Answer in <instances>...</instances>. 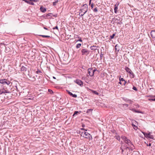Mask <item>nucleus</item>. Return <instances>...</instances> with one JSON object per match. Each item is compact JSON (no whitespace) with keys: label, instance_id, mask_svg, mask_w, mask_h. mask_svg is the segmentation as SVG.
<instances>
[{"label":"nucleus","instance_id":"obj_19","mask_svg":"<svg viewBox=\"0 0 155 155\" xmlns=\"http://www.w3.org/2000/svg\"><path fill=\"white\" fill-rule=\"evenodd\" d=\"M81 44H77L76 46V48H79L80 47V46H81Z\"/></svg>","mask_w":155,"mask_h":155},{"label":"nucleus","instance_id":"obj_44","mask_svg":"<svg viewBox=\"0 0 155 155\" xmlns=\"http://www.w3.org/2000/svg\"><path fill=\"white\" fill-rule=\"evenodd\" d=\"M51 13H49L47 15V17L50 16L51 15Z\"/></svg>","mask_w":155,"mask_h":155},{"label":"nucleus","instance_id":"obj_31","mask_svg":"<svg viewBox=\"0 0 155 155\" xmlns=\"http://www.w3.org/2000/svg\"><path fill=\"white\" fill-rule=\"evenodd\" d=\"M23 1H24L25 2L28 4L30 3V2L27 1V0H23Z\"/></svg>","mask_w":155,"mask_h":155},{"label":"nucleus","instance_id":"obj_2","mask_svg":"<svg viewBox=\"0 0 155 155\" xmlns=\"http://www.w3.org/2000/svg\"><path fill=\"white\" fill-rule=\"evenodd\" d=\"M83 7H84V8L80 9V11L81 12H83V10H84V12L83 14L80 15V17H82L88 10V6L86 4L83 5Z\"/></svg>","mask_w":155,"mask_h":155},{"label":"nucleus","instance_id":"obj_3","mask_svg":"<svg viewBox=\"0 0 155 155\" xmlns=\"http://www.w3.org/2000/svg\"><path fill=\"white\" fill-rule=\"evenodd\" d=\"M0 83L3 84H7L8 85L10 84V82L6 79H1L0 80Z\"/></svg>","mask_w":155,"mask_h":155},{"label":"nucleus","instance_id":"obj_34","mask_svg":"<svg viewBox=\"0 0 155 155\" xmlns=\"http://www.w3.org/2000/svg\"><path fill=\"white\" fill-rule=\"evenodd\" d=\"M41 71L40 70H38L36 71V73L37 74H38L39 73H41Z\"/></svg>","mask_w":155,"mask_h":155},{"label":"nucleus","instance_id":"obj_33","mask_svg":"<svg viewBox=\"0 0 155 155\" xmlns=\"http://www.w3.org/2000/svg\"><path fill=\"white\" fill-rule=\"evenodd\" d=\"M53 30H54V29H57V30H58V27L56 26L55 27H54V28H53Z\"/></svg>","mask_w":155,"mask_h":155},{"label":"nucleus","instance_id":"obj_22","mask_svg":"<svg viewBox=\"0 0 155 155\" xmlns=\"http://www.w3.org/2000/svg\"><path fill=\"white\" fill-rule=\"evenodd\" d=\"M121 76H120V77L119 78V81H124V80L123 78H120Z\"/></svg>","mask_w":155,"mask_h":155},{"label":"nucleus","instance_id":"obj_5","mask_svg":"<svg viewBox=\"0 0 155 155\" xmlns=\"http://www.w3.org/2000/svg\"><path fill=\"white\" fill-rule=\"evenodd\" d=\"M132 124V126L134 128V129L136 130H137L138 129L136 125L134 124H136V123H137L136 121L134 120H133Z\"/></svg>","mask_w":155,"mask_h":155},{"label":"nucleus","instance_id":"obj_46","mask_svg":"<svg viewBox=\"0 0 155 155\" xmlns=\"http://www.w3.org/2000/svg\"><path fill=\"white\" fill-rule=\"evenodd\" d=\"M124 105L127 107L128 106V105L127 104H125Z\"/></svg>","mask_w":155,"mask_h":155},{"label":"nucleus","instance_id":"obj_9","mask_svg":"<svg viewBox=\"0 0 155 155\" xmlns=\"http://www.w3.org/2000/svg\"><path fill=\"white\" fill-rule=\"evenodd\" d=\"M125 142L130 147H131L132 146H133L130 140L128 139L126 140Z\"/></svg>","mask_w":155,"mask_h":155},{"label":"nucleus","instance_id":"obj_42","mask_svg":"<svg viewBox=\"0 0 155 155\" xmlns=\"http://www.w3.org/2000/svg\"><path fill=\"white\" fill-rule=\"evenodd\" d=\"M80 41V42H82V40H81V38H80V39H79V40H78L77 41Z\"/></svg>","mask_w":155,"mask_h":155},{"label":"nucleus","instance_id":"obj_50","mask_svg":"<svg viewBox=\"0 0 155 155\" xmlns=\"http://www.w3.org/2000/svg\"><path fill=\"white\" fill-rule=\"evenodd\" d=\"M96 71V69H94V70H92L93 72L94 73V72Z\"/></svg>","mask_w":155,"mask_h":155},{"label":"nucleus","instance_id":"obj_54","mask_svg":"<svg viewBox=\"0 0 155 155\" xmlns=\"http://www.w3.org/2000/svg\"><path fill=\"white\" fill-rule=\"evenodd\" d=\"M150 100H152L153 101H155V98L151 99Z\"/></svg>","mask_w":155,"mask_h":155},{"label":"nucleus","instance_id":"obj_14","mask_svg":"<svg viewBox=\"0 0 155 155\" xmlns=\"http://www.w3.org/2000/svg\"><path fill=\"white\" fill-rule=\"evenodd\" d=\"M40 10L41 12H45L46 11V9L45 8L42 7H40Z\"/></svg>","mask_w":155,"mask_h":155},{"label":"nucleus","instance_id":"obj_48","mask_svg":"<svg viewBox=\"0 0 155 155\" xmlns=\"http://www.w3.org/2000/svg\"><path fill=\"white\" fill-rule=\"evenodd\" d=\"M93 6H94V5H93V4L92 3V4H91V7L92 8H93Z\"/></svg>","mask_w":155,"mask_h":155},{"label":"nucleus","instance_id":"obj_30","mask_svg":"<svg viewBox=\"0 0 155 155\" xmlns=\"http://www.w3.org/2000/svg\"><path fill=\"white\" fill-rule=\"evenodd\" d=\"M93 93L96 95H98L99 94V93L96 91H94Z\"/></svg>","mask_w":155,"mask_h":155},{"label":"nucleus","instance_id":"obj_64","mask_svg":"<svg viewBox=\"0 0 155 155\" xmlns=\"http://www.w3.org/2000/svg\"><path fill=\"white\" fill-rule=\"evenodd\" d=\"M117 45H116L115 47H117Z\"/></svg>","mask_w":155,"mask_h":155},{"label":"nucleus","instance_id":"obj_45","mask_svg":"<svg viewBox=\"0 0 155 155\" xmlns=\"http://www.w3.org/2000/svg\"><path fill=\"white\" fill-rule=\"evenodd\" d=\"M124 83L123 84L124 85H125L126 83V81L124 80Z\"/></svg>","mask_w":155,"mask_h":155},{"label":"nucleus","instance_id":"obj_15","mask_svg":"<svg viewBox=\"0 0 155 155\" xmlns=\"http://www.w3.org/2000/svg\"><path fill=\"white\" fill-rule=\"evenodd\" d=\"M21 70L22 71H26L27 70V68L25 67L22 66L21 68Z\"/></svg>","mask_w":155,"mask_h":155},{"label":"nucleus","instance_id":"obj_55","mask_svg":"<svg viewBox=\"0 0 155 155\" xmlns=\"http://www.w3.org/2000/svg\"><path fill=\"white\" fill-rule=\"evenodd\" d=\"M32 1H34L35 2H37V0H33Z\"/></svg>","mask_w":155,"mask_h":155},{"label":"nucleus","instance_id":"obj_16","mask_svg":"<svg viewBox=\"0 0 155 155\" xmlns=\"http://www.w3.org/2000/svg\"><path fill=\"white\" fill-rule=\"evenodd\" d=\"M121 138L125 142L126 140L127 139V137L124 136H122L121 137Z\"/></svg>","mask_w":155,"mask_h":155},{"label":"nucleus","instance_id":"obj_59","mask_svg":"<svg viewBox=\"0 0 155 155\" xmlns=\"http://www.w3.org/2000/svg\"><path fill=\"white\" fill-rule=\"evenodd\" d=\"M121 144H123V143L122 141L121 142Z\"/></svg>","mask_w":155,"mask_h":155},{"label":"nucleus","instance_id":"obj_27","mask_svg":"<svg viewBox=\"0 0 155 155\" xmlns=\"http://www.w3.org/2000/svg\"><path fill=\"white\" fill-rule=\"evenodd\" d=\"M67 91L69 94L71 96L72 95V93L71 92H70L68 90H67Z\"/></svg>","mask_w":155,"mask_h":155},{"label":"nucleus","instance_id":"obj_23","mask_svg":"<svg viewBox=\"0 0 155 155\" xmlns=\"http://www.w3.org/2000/svg\"><path fill=\"white\" fill-rule=\"evenodd\" d=\"M115 34L114 33L112 35H111L110 36V37L111 38V39H113L114 38V36H115Z\"/></svg>","mask_w":155,"mask_h":155},{"label":"nucleus","instance_id":"obj_60","mask_svg":"<svg viewBox=\"0 0 155 155\" xmlns=\"http://www.w3.org/2000/svg\"><path fill=\"white\" fill-rule=\"evenodd\" d=\"M126 149H127V148H128V147H126V148H125Z\"/></svg>","mask_w":155,"mask_h":155},{"label":"nucleus","instance_id":"obj_25","mask_svg":"<svg viewBox=\"0 0 155 155\" xmlns=\"http://www.w3.org/2000/svg\"><path fill=\"white\" fill-rule=\"evenodd\" d=\"M93 110L92 109H87V113H89L90 112H92V110Z\"/></svg>","mask_w":155,"mask_h":155},{"label":"nucleus","instance_id":"obj_36","mask_svg":"<svg viewBox=\"0 0 155 155\" xmlns=\"http://www.w3.org/2000/svg\"><path fill=\"white\" fill-rule=\"evenodd\" d=\"M133 90H134L135 91H137V88H136V87H133Z\"/></svg>","mask_w":155,"mask_h":155},{"label":"nucleus","instance_id":"obj_61","mask_svg":"<svg viewBox=\"0 0 155 155\" xmlns=\"http://www.w3.org/2000/svg\"><path fill=\"white\" fill-rule=\"evenodd\" d=\"M29 100H31V99L30 98H29L28 99Z\"/></svg>","mask_w":155,"mask_h":155},{"label":"nucleus","instance_id":"obj_10","mask_svg":"<svg viewBox=\"0 0 155 155\" xmlns=\"http://www.w3.org/2000/svg\"><path fill=\"white\" fill-rule=\"evenodd\" d=\"M119 5V3H118L117 4H116L114 5V11L115 13L116 14L117 13L118 8V7Z\"/></svg>","mask_w":155,"mask_h":155},{"label":"nucleus","instance_id":"obj_4","mask_svg":"<svg viewBox=\"0 0 155 155\" xmlns=\"http://www.w3.org/2000/svg\"><path fill=\"white\" fill-rule=\"evenodd\" d=\"M82 55H87L90 53V51L86 49H83L81 50Z\"/></svg>","mask_w":155,"mask_h":155},{"label":"nucleus","instance_id":"obj_17","mask_svg":"<svg viewBox=\"0 0 155 155\" xmlns=\"http://www.w3.org/2000/svg\"><path fill=\"white\" fill-rule=\"evenodd\" d=\"M40 36L42 37L43 38H50V36L48 35H40Z\"/></svg>","mask_w":155,"mask_h":155},{"label":"nucleus","instance_id":"obj_21","mask_svg":"<svg viewBox=\"0 0 155 155\" xmlns=\"http://www.w3.org/2000/svg\"><path fill=\"white\" fill-rule=\"evenodd\" d=\"M134 112H135V113H141V114L142 113V111H138V110H135Z\"/></svg>","mask_w":155,"mask_h":155},{"label":"nucleus","instance_id":"obj_56","mask_svg":"<svg viewBox=\"0 0 155 155\" xmlns=\"http://www.w3.org/2000/svg\"><path fill=\"white\" fill-rule=\"evenodd\" d=\"M115 50L117 51H119V50H117L116 48H115Z\"/></svg>","mask_w":155,"mask_h":155},{"label":"nucleus","instance_id":"obj_41","mask_svg":"<svg viewBox=\"0 0 155 155\" xmlns=\"http://www.w3.org/2000/svg\"><path fill=\"white\" fill-rule=\"evenodd\" d=\"M35 78L34 77H33V78H32V79L31 80L33 81H35Z\"/></svg>","mask_w":155,"mask_h":155},{"label":"nucleus","instance_id":"obj_52","mask_svg":"<svg viewBox=\"0 0 155 155\" xmlns=\"http://www.w3.org/2000/svg\"><path fill=\"white\" fill-rule=\"evenodd\" d=\"M44 29H46V30H48V28H46V27H44Z\"/></svg>","mask_w":155,"mask_h":155},{"label":"nucleus","instance_id":"obj_37","mask_svg":"<svg viewBox=\"0 0 155 155\" xmlns=\"http://www.w3.org/2000/svg\"><path fill=\"white\" fill-rule=\"evenodd\" d=\"M130 74L132 76V78L134 77V73L132 72V71L131 72V74Z\"/></svg>","mask_w":155,"mask_h":155},{"label":"nucleus","instance_id":"obj_38","mask_svg":"<svg viewBox=\"0 0 155 155\" xmlns=\"http://www.w3.org/2000/svg\"><path fill=\"white\" fill-rule=\"evenodd\" d=\"M48 92H50L51 93H53V91L51 89H48Z\"/></svg>","mask_w":155,"mask_h":155},{"label":"nucleus","instance_id":"obj_7","mask_svg":"<svg viewBox=\"0 0 155 155\" xmlns=\"http://www.w3.org/2000/svg\"><path fill=\"white\" fill-rule=\"evenodd\" d=\"M74 82L79 85L81 86L83 85V82L80 80H76L74 81Z\"/></svg>","mask_w":155,"mask_h":155},{"label":"nucleus","instance_id":"obj_26","mask_svg":"<svg viewBox=\"0 0 155 155\" xmlns=\"http://www.w3.org/2000/svg\"><path fill=\"white\" fill-rule=\"evenodd\" d=\"M4 91L3 89H1L0 90V95L2 94H3Z\"/></svg>","mask_w":155,"mask_h":155},{"label":"nucleus","instance_id":"obj_18","mask_svg":"<svg viewBox=\"0 0 155 155\" xmlns=\"http://www.w3.org/2000/svg\"><path fill=\"white\" fill-rule=\"evenodd\" d=\"M3 91H4V93L3 94H5V93H10V92H9V91H7V90H5V89H3Z\"/></svg>","mask_w":155,"mask_h":155},{"label":"nucleus","instance_id":"obj_51","mask_svg":"<svg viewBox=\"0 0 155 155\" xmlns=\"http://www.w3.org/2000/svg\"><path fill=\"white\" fill-rule=\"evenodd\" d=\"M151 143H150L149 144H147V146H151Z\"/></svg>","mask_w":155,"mask_h":155},{"label":"nucleus","instance_id":"obj_12","mask_svg":"<svg viewBox=\"0 0 155 155\" xmlns=\"http://www.w3.org/2000/svg\"><path fill=\"white\" fill-rule=\"evenodd\" d=\"M151 35L153 38H155V31H152L151 32Z\"/></svg>","mask_w":155,"mask_h":155},{"label":"nucleus","instance_id":"obj_43","mask_svg":"<svg viewBox=\"0 0 155 155\" xmlns=\"http://www.w3.org/2000/svg\"><path fill=\"white\" fill-rule=\"evenodd\" d=\"M29 4L31 5H34V3L33 2H30V3H29Z\"/></svg>","mask_w":155,"mask_h":155},{"label":"nucleus","instance_id":"obj_1","mask_svg":"<svg viewBox=\"0 0 155 155\" xmlns=\"http://www.w3.org/2000/svg\"><path fill=\"white\" fill-rule=\"evenodd\" d=\"M81 136L84 137L88 139L89 140L92 139V137L91 134L85 132H81L80 134Z\"/></svg>","mask_w":155,"mask_h":155},{"label":"nucleus","instance_id":"obj_53","mask_svg":"<svg viewBox=\"0 0 155 155\" xmlns=\"http://www.w3.org/2000/svg\"><path fill=\"white\" fill-rule=\"evenodd\" d=\"M91 0H89V5H90L91 4Z\"/></svg>","mask_w":155,"mask_h":155},{"label":"nucleus","instance_id":"obj_47","mask_svg":"<svg viewBox=\"0 0 155 155\" xmlns=\"http://www.w3.org/2000/svg\"><path fill=\"white\" fill-rule=\"evenodd\" d=\"M118 84H120L122 85V83L121 82V81H120L118 83Z\"/></svg>","mask_w":155,"mask_h":155},{"label":"nucleus","instance_id":"obj_58","mask_svg":"<svg viewBox=\"0 0 155 155\" xmlns=\"http://www.w3.org/2000/svg\"><path fill=\"white\" fill-rule=\"evenodd\" d=\"M142 133L144 135V134H146L144 132H142Z\"/></svg>","mask_w":155,"mask_h":155},{"label":"nucleus","instance_id":"obj_40","mask_svg":"<svg viewBox=\"0 0 155 155\" xmlns=\"http://www.w3.org/2000/svg\"><path fill=\"white\" fill-rule=\"evenodd\" d=\"M130 109V110H131L132 111H133L134 112V111L135 110V109Z\"/></svg>","mask_w":155,"mask_h":155},{"label":"nucleus","instance_id":"obj_63","mask_svg":"<svg viewBox=\"0 0 155 155\" xmlns=\"http://www.w3.org/2000/svg\"><path fill=\"white\" fill-rule=\"evenodd\" d=\"M83 12H84V10H83Z\"/></svg>","mask_w":155,"mask_h":155},{"label":"nucleus","instance_id":"obj_8","mask_svg":"<svg viewBox=\"0 0 155 155\" xmlns=\"http://www.w3.org/2000/svg\"><path fill=\"white\" fill-rule=\"evenodd\" d=\"M144 135L146 137H148L150 139H153V135H151L150 134H145Z\"/></svg>","mask_w":155,"mask_h":155},{"label":"nucleus","instance_id":"obj_62","mask_svg":"<svg viewBox=\"0 0 155 155\" xmlns=\"http://www.w3.org/2000/svg\"><path fill=\"white\" fill-rule=\"evenodd\" d=\"M81 130H84V129H83V128H82V129H81Z\"/></svg>","mask_w":155,"mask_h":155},{"label":"nucleus","instance_id":"obj_11","mask_svg":"<svg viewBox=\"0 0 155 155\" xmlns=\"http://www.w3.org/2000/svg\"><path fill=\"white\" fill-rule=\"evenodd\" d=\"M123 100L124 101L130 104H132L133 103V101L131 100L128 99L127 98H123Z\"/></svg>","mask_w":155,"mask_h":155},{"label":"nucleus","instance_id":"obj_29","mask_svg":"<svg viewBox=\"0 0 155 155\" xmlns=\"http://www.w3.org/2000/svg\"><path fill=\"white\" fill-rule=\"evenodd\" d=\"M117 88L115 89V90H116L118 88V89H119L120 87V86L118 84L117 86Z\"/></svg>","mask_w":155,"mask_h":155},{"label":"nucleus","instance_id":"obj_28","mask_svg":"<svg viewBox=\"0 0 155 155\" xmlns=\"http://www.w3.org/2000/svg\"><path fill=\"white\" fill-rule=\"evenodd\" d=\"M79 113L78 111H75L73 115V116H74L75 114H77L78 113Z\"/></svg>","mask_w":155,"mask_h":155},{"label":"nucleus","instance_id":"obj_49","mask_svg":"<svg viewBox=\"0 0 155 155\" xmlns=\"http://www.w3.org/2000/svg\"><path fill=\"white\" fill-rule=\"evenodd\" d=\"M94 47L93 46H91V50H93V48Z\"/></svg>","mask_w":155,"mask_h":155},{"label":"nucleus","instance_id":"obj_13","mask_svg":"<svg viewBox=\"0 0 155 155\" xmlns=\"http://www.w3.org/2000/svg\"><path fill=\"white\" fill-rule=\"evenodd\" d=\"M125 70L127 72H128L129 74H131L132 71L129 68L127 67H126L125 68Z\"/></svg>","mask_w":155,"mask_h":155},{"label":"nucleus","instance_id":"obj_32","mask_svg":"<svg viewBox=\"0 0 155 155\" xmlns=\"http://www.w3.org/2000/svg\"><path fill=\"white\" fill-rule=\"evenodd\" d=\"M95 12H97L98 11L97 9V8H94L93 10Z\"/></svg>","mask_w":155,"mask_h":155},{"label":"nucleus","instance_id":"obj_20","mask_svg":"<svg viewBox=\"0 0 155 155\" xmlns=\"http://www.w3.org/2000/svg\"><path fill=\"white\" fill-rule=\"evenodd\" d=\"M58 0H56V1H55L54 2H53V5L54 6L55 5L57 4V3L58 2Z\"/></svg>","mask_w":155,"mask_h":155},{"label":"nucleus","instance_id":"obj_35","mask_svg":"<svg viewBox=\"0 0 155 155\" xmlns=\"http://www.w3.org/2000/svg\"><path fill=\"white\" fill-rule=\"evenodd\" d=\"M116 139L118 140H120V137L119 136H117L116 137Z\"/></svg>","mask_w":155,"mask_h":155},{"label":"nucleus","instance_id":"obj_24","mask_svg":"<svg viewBox=\"0 0 155 155\" xmlns=\"http://www.w3.org/2000/svg\"><path fill=\"white\" fill-rule=\"evenodd\" d=\"M73 97L76 98L77 97V95L76 94H72V95L71 96Z\"/></svg>","mask_w":155,"mask_h":155},{"label":"nucleus","instance_id":"obj_6","mask_svg":"<svg viewBox=\"0 0 155 155\" xmlns=\"http://www.w3.org/2000/svg\"><path fill=\"white\" fill-rule=\"evenodd\" d=\"M88 71L89 75L91 76H93L94 75V73L92 71V69L91 68H89L88 69Z\"/></svg>","mask_w":155,"mask_h":155},{"label":"nucleus","instance_id":"obj_39","mask_svg":"<svg viewBox=\"0 0 155 155\" xmlns=\"http://www.w3.org/2000/svg\"><path fill=\"white\" fill-rule=\"evenodd\" d=\"M121 149V152L122 153L124 152V150L123 149V148L122 147V146L120 147Z\"/></svg>","mask_w":155,"mask_h":155},{"label":"nucleus","instance_id":"obj_57","mask_svg":"<svg viewBox=\"0 0 155 155\" xmlns=\"http://www.w3.org/2000/svg\"><path fill=\"white\" fill-rule=\"evenodd\" d=\"M53 78L54 79H56L55 77H54V76H53Z\"/></svg>","mask_w":155,"mask_h":155}]
</instances>
